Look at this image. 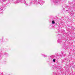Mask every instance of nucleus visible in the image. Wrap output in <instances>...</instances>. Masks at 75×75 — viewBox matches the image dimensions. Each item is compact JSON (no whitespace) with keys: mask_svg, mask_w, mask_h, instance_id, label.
<instances>
[{"mask_svg":"<svg viewBox=\"0 0 75 75\" xmlns=\"http://www.w3.org/2000/svg\"><path fill=\"white\" fill-rule=\"evenodd\" d=\"M20 1L22 3H24L25 4L26 3V1H25L24 0H20Z\"/></svg>","mask_w":75,"mask_h":75,"instance_id":"obj_1","label":"nucleus"},{"mask_svg":"<svg viewBox=\"0 0 75 75\" xmlns=\"http://www.w3.org/2000/svg\"><path fill=\"white\" fill-rule=\"evenodd\" d=\"M3 11V10L1 8V6H0V12L2 13Z\"/></svg>","mask_w":75,"mask_h":75,"instance_id":"obj_2","label":"nucleus"},{"mask_svg":"<svg viewBox=\"0 0 75 75\" xmlns=\"http://www.w3.org/2000/svg\"><path fill=\"white\" fill-rule=\"evenodd\" d=\"M44 3V2L42 1H40V3H39V4H40V5H41V4H43Z\"/></svg>","mask_w":75,"mask_h":75,"instance_id":"obj_3","label":"nucleus"},{"mask_svg":"<svg viewBox=\"0 0 75 75\" xmlns=\"http://www.w3.org/2000/svg\"><path fill=\"white\" fill-rule=\"evenodd\" d=\"M52 24H55V22L54 21H52Z\"/></svg>","mask_w":75,"mask_h":75,"instance_id":"obj_4","label":"nucleus"},{"mask_svg":"<svg viewBox=\"0 0 75 75\" xmlns=\"http://www.w3.org/2000/svg\"><path fill=\"white\" fill-rule=\"evenodd\" d=\"M15 3H17H17H18V1H16L15 2Z\"/></svg>","mask_w":75,"mask_h":75,"instance_id":"obj_5","label":"nucleus"},{"mask_svg":"<svg viewBox=\"0 0 75 75\" xmlns=\"http://www.w3.org/2000/svg\"><path fill=\"white\" fill-rule=\"evenodd\" d=\"M53 61L54 62H55V59H54Z\"/></svg>","mask_w":75,"mask_h":75,"instance_id":"obj_6","label":"nucleus"},{"mask_svg":"<svg viewBox=\"0 0 75 75\" xmlns=\"http://www.w3.org/2000/svg\"><path fill=\"white\" fill-rule=\"evenodd\" d=\"M5 55H7V54L6 53H5Z\"/></svg>","mask_w":75,"mask_h":75,"instance_id":"obj_7","label":"nucleus"},{"mask_svg":"<svg viewBox=\"0 0 75 75\" xmlns=\"http://www.w3.org/2000/svg\"><path fill=\"white\" fill-rule=\"evenodd\" d=\"M0 57H1L0 55Z\"/></svg>","mask_w":75,"mask_h":75,"instance_id":"obj_8","label":"nucleus"}]
</instances>
